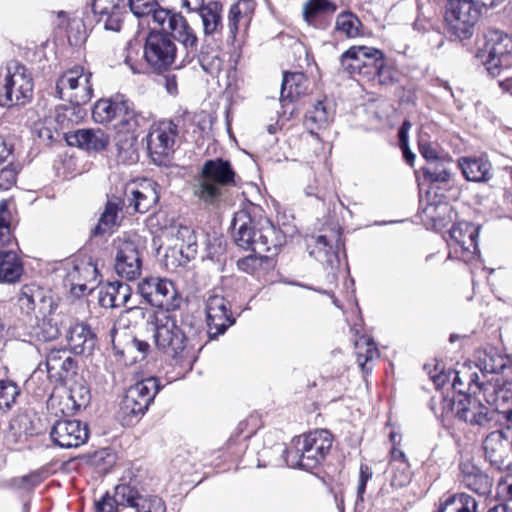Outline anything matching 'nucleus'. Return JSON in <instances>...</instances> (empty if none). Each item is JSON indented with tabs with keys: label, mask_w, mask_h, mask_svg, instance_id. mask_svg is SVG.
<instances>
[{
	"label": "nucleus",
	"mask_w": 512,
	"mask_h": 512,
	"mask_svg": "<svg viewBox=\"0 0 512 512\" xmlns=\"http://www.w3.org/2000/svg\"><path fill=\"white\" fill-rule=\"evenodd\" d=\"M458 165L468 181L485 182L491 178V164L487 159L463 157Z\"/></svg>",
	"instance_id": "473e14b6"
},
{
	"label": "nucleus",
	"mask_w": 512,
	"mask_h": 512,
	"mask_svg": "<svg viewBox=\"0 0 512 512\" xmlns=\"http://www.w3.org/2000/svg\"><path fill=\"white\" fill-rule=\"evenodd\" d=\"M450 162V159L440 158L439 160L427 163L422 168L423 174L426 179L430 182H447L450 179V172L446 168V163Z\"/></svg>",
	"instance_id": "09e8293b"
},
{
	"label": "nucleus",
	"mask_w": 512,
	"mask_h": 512,
	"mask_svg": "<svg viewBox=\"0 0 512 512\" xmlns=\"http://www.w3.org/2000/svg\"><path fill=\"white\" fill-rule=\"evenodd\" d=\"M67 141L86 151H101L108 145L109 137L100 129H80L69 135Z\"/></svg>",
	"instance_id": "a878e982"
},
{
	"label": "nucleus",
	"mask_w": 512,
	"mask_h": 512,
	"mask_svg": "<svg viewBox=\"0 0 512 512\" xmlns=\"http://www.w3.org/2000/svg\"><path fill=\"white\" fill-rule=\"evenodd\" d=\"M159 201V185L150 179L126 184L123 204L134 212L146 213Z\"/></svg>",
	"instance_id": "2eb2a0df"
},
{
	"label": "nucleus",
	"mask_w": 512,
	"mask_h": 512,
	"mask_svg": "<svg viewBox=\"0 0 512 512\" xmlns=\"http://www.w3.org/2000/svg\"><path fill=\"white\" fill-rule=\"evenodd\" d=\"M139 125V114L135 111L133 102L128 99L120 114L117 115V120L112 123L113 129L119 136L125 135V142L131 146L136 140L135 132Z\"/></svg>",
	"instance_id": "bb28decb"
},
{
	"label": "nucleus",
	"mask_w": 512,
	"mask_h": 512,
	"mask_svg": "<svg viewBox=\"0 0 512 512\" xmlns=\"http://www.w3.org/2000/svg\"><path fill=\"white\" fill-rule=\"evenodd\" d=\"M126 4V0H94L92 9L106 30L117 32L121 29Z\"/></svg>",
	"instance_id": "4be33fe9"
},
{
	"label": "nucleus",
	"mask_w": 512,
	"mask_h": 512,
	"mask_svg": "<svg viewBox=\"0 0 512 512\" xmlns=\"http://www.w3.org/2000/svg\"><path fill=\"white\" fill-rule=\"evenodd\" d=\"M256 253L242 258L238 261V268L246 273L255 274L263 268V265L271 264V258L268 255Z\"/></svg>",
	"instance_id": "864d4df0"
},
{
	"label": "nucleus",
	"mask_w": 512,
	"mask_h": 512,
	"mask_svg": "<svg viewBox=\"0 0 512 512\" xmlns=\"http://www.w3.org/2000/svg\"><path fill=\"white\" fill-rule=\"evenodd\" d=\"M307 89V79L301 72L285 73L282 81L280 101L285 107L286 102L304 94Z\"/></svg>",
	"instance_id": "c9c22d12"
},
{
	"label": "nucleus",
	"mask_w": 512,
	"mask_h": 512,
	"mask_svg": "<svg viewBox=\"0 0 512 512\" xmlns=\"http://www.w3.org/2000/svg\"><path fill=\"white\" fill-rule=\"evenodd\" d=\"M479 227L469 222H458L449 230V258L468 261L477 251Z\"/></svg>",
	"instance_id": "4468645a"
},
{
	"label": "nucleus",
	"mask_w": 512,
	"mask_h": 512,
	"mask_svg": "<svg viewBox=\"0 0 512 512\" xmlns=\"http://www.w3.org/2000/svg\"><path fill=\"white\" fill-rule=\"evenodd\" d=\"M299 447L300 444L298 443L297 437L293 439V447L283 451L285 454V461L286 464L292 468H300L305 470L306 460L304 457H302V449Z\"/></svg>",
	"instance_id": "e2e57ef3"
},
{
	"label": "nucleus",
	"mask_w": 512,
	"mask_h": 512,
	"mask_svg": "<svg viewBox=\"0 0 512 512\" xmlns=\"http://www.w3.org/2000/svg\"><path fill=\"white\" fill-rule=\"evenodd\" d=\"M355 350L357 362L361 369L365 372L370 371L372 368L367 366V364L379 357L374 341L362 336L355 341Z\"/></svg>",
	"instance_id": "c03bdc74"
},
{
	"label": "nucleus",
	"mask_w": 512,
	"mask_h": 512,
	"mask_svg": "<svg viewBox=\"0 0 512 512\" xmlns=\"http://www.w3.org/2000/svg\"><path fill=\"white\" fill-rule=\"evenodd\" d=\"M480 361L482 370L487 373H500L512 365V359L508 355L501 354L493 348L486 351Z\"/></svg>",
	"instance_id": "49530a36"
},
{
	"label": "nucleus",
	"mask_w": 512,
	"mask_h": 512,
	"mask_svg": "<svg viewBox=\"0 0 512 512\" xmlns=\"http://www.w3.org/2000/svg\"><path fill=\"white\" fill-rule=\"evenodd\" d=\"M302 457L306 460L305 470L316 468L325 458L332 446V435L329 431L321 429L309 432L298 437Z\"/></svg>",
	"instance_id": "dca6fc26"
},
{
	"label": "nucleus",
	"mask_w": 512,
	"mask_h": 512,
	"mask_svg": "<svg viewBox=\"0 0 512 512\" xmlns=\"http://www.w3.org/2000/svg\"><path fill=\"white\" fill-rule=\"evenodd\" d=\"M118 507L115 496H110L108 493L95 502L96 512H117Z\"/></svg>",
	"instance_id": "338daca9"
},
{
	"label": "nucleus",
	"mask_w": 512,
	"mask_h": 512,
	"mask_svg": "<svg viewBox=\"0 0 512 512\" xmlns=\"http://www.w3.org/2000/svg\"><path fill=\"white\" fill-rule=\"evenodd\" d=\"M510 428L491 432L483 442L486 459L499 470L508 467Z\"/></svg>",
	"instance_id": "412c9836"
},
{
	"label": "nucleus",
	"mask_w": 512,
	"mask_h": 512,
	"mask_svg": "<svg viewBox=\"0 0 512 512\" xmlns=\"http://www.w3.org/2000/svg\"><path fill=\"white\" fill-rule=\"evenodd\" d=\"M236 173L228 160L210 159L204 162L192 184L193 195L205 205H216L227 188L234 186Z\"/></svg>",
	"instance_id": "20e7f679"
},
{
	"label": "nucleus",
	"mask_w": 512,
	"mask_h": 512,
	"mask_svg": "<svg viewBox=\"0 0 512 512\" xmlns=\"http://www.w3.org/2000/svg\"><path fill=\"white\" fill-rule=\"evenodd\" d=\"M50 437L60 448H78L88 440L89 430L80 420L62 419L55 422L51 428Z\"/></svg>",
	"instance_id": "a211bd4d"
},
{
	"label": "nucleus",
	"mask_w": 512,
	"mask_h": 512,
	"mask_svg": "<svg viewBox=\"0 0 512 512\" xmlns=\"http://www.w3.org/2000/svg\"><path fill=\"white\" fill-rule=\"evenodd\" d=\"M438 512H477V502L468 494H454L440 505Z\"/></svg>",
	"instance_id": "79ce46f5"
},
{
	"label": "nucleus",
	"mask_w": 512,
	"mask_h": 512,
	"mask_svg": "<svg viewBox=\"0 0 512 512\" xmlns=\"http://www.w3.org/2000/svg\"><path fill=\"white\" fill-rule=\"evenodd\" d=\"M478 59L492 76H499L512 60V37L498 30H491L484 37V44L477 53Z\"/></svg>",
	"instance_id": "423d86ee"
},
{
	"label": "nucleus",
	"mask_w": 512,
	"mask_h": 512,
	"mask_svg": "<svg viewBox=\"0 0 512 512\" xmlns=\"http://www.w3.org/2000/svg\"><path fill=\"white\" fill-rule=\"evenodd\" d=\"M461 482L479 495H487L491 490L490 478L471 462L460 464Z\"/></svg>",
	"instance_id": "cd10ccee"
},
{
	"label": "nucleus",
	"mask_w": 512,
	"mask_h": 512,
	"mask_svg": "<svg viewBox=\"0 0 512 512\" xmlns=\"http://www.w3.org/2000/svg\"><path fill=\"white\" fill-rule=\"evenodd\" d=\"M398 75V71L392 65L388 64L384 58L377 68L375 79H371L370 81H376L383 86H391L398 81Z\"/></svg>",
	"instance_id": "13d9d810"
},
{
	"label": "nucleus",
	"mask_w": 512,
	"mask_h": 512,
	"mask_svg": "<svg viewBox=\"0 0 512 512\" xmlns=\"http://www.w3.org/2000/svg\"><path fill=\"white\" fill-rule=\"evenodd\" d=\"M131 295L132 289L128 284L114 281L100 288L98 301L104 308H119L128 303Z\"/></svg>",
	"instance_id": "393cba45"
},
{
	"label": "nucleus",
	"mask_w": 512,
	"mask_h": 512,
	"mask_svg": "<svg viewBox=\"0 0 512 512\" xmlns=\"http://www.w3.org/2000/svg\"><path fill=\"white\" fill-rule=\"evenodd\" d=\"M337 10L331 0H307L302 7V17L308 26L315 29H326L330 19Z\"/></svg>",
	"instance_id": "5701e85b"
},
{
	"label": "nucleus",
	"mask_w": 512,
	"mask_h": 512,
	"mask_svg": "<svg viewBox=\"0 0 512 512\" xmlns=\"http://www.w3.org/2000/svg\"><path fill=\"white\" fill-rule=\"evenodd\" d=\"M156 348L177 362L190 357L191 344L180 309H158L151 316Z\"/></svg>",
	"instance_id": "f257e3e1"
},
{
	"label": "nucleus",
	"mask_w": 512,
	"mask_h": 512,
	"mask_svg": "<svg viewBox=\"0 0 512 512\" xmlns=\"http://www.w3.org/2000/svg\"><path fill=\"white\" fill-rule=\"evenodd\" d=\"M138 293L147 303L158 309H179L181 303L173 283L167 279L145 278L138 284Z\"/></svg>",
	"instance_id": "f8f14e48"
},
{
	"label": "nucleus",
	"mask_w": 512,
	"mask_h": 512,
	"mask_svg": "<svg viewBox=\"0 0 512 512\" xmlns=\"http://www.w3.org/2000/svg\"><path fill=\"white\" fill-rule=\"evenodd\" d=\"M127 100L128 98L122 94L98 100L92 110L93 120L100 124L113 123L117 120V115L120 114Z\"/></svg>",
	"instance_id": "c85d7f7f"
},
{
	"label": "nucleus",
	"mask_w": 512,
	"mask_h": 512,
	"mask_svg": "<svg viewBox=\"0 0 512 512\" xmlns=\"http://www.w3.org/2000/svg\"><path fill=\"white\" fill-rule=\"evenodd\" d=\"M480 392L483 393L488 404L503 413L512 404V391L504 386L492 382L482 383Z\"/></svg>",
	"instance_id": "e433bc0d"
},
{
	"label": "nucleus",
	"mask_w": 512,
	"mask_h": 512,
	"mask_svg": "<svg viewBox=\"0 0 512 512\" xmlns=\"http://www.w3.org/2000/svg\"><path fill=\"white\" fill-rule=\"evenodd\" d=\"M18 171V165L12 162L0 167V190H8L16 183Z\"/></svg>",
	"instance_id": "0e129e2a"
},
{
	"label": "nucleus",
	"mask_w": 512,
	"mask_h": 512,
	"mask_svg": "<svg viewBox=\"0 0 512 512\" xmlns=\"http://www.w3.org/2000/svg\"><path fill=\"white\" fill-rule=\"evenodd\" d=\"M177 125L172 121H161L151 127L147 136V148L152 161L165 165L174 152Z\"/></svg>",
	"instance_id": "9b49d317"
},
{
	"label": "nucleus",
	"mask_w": 512,
	"mask_h": 512,
	"mask_svg": "<svg viewBox=\"0 0 512 512\" xmlns=\"http://www.w3.org/2000/svg\"><path fill=\"white\" fill-rule=\"evenodd\" d=\"M97 268L91 263L82 262L75 265L67 274V281L71 286V292L77 296H83L90 293L93 287H89L90 282H96Z\"/></svg>",
	"instance_id": "b1692460"
},
{
	"label": "nucleus",
	"mask_w": 512,
	"mask_h": 512,
	"mask_svg": "<svg viewBox=\"0 0 512 512\" xmlns=\"http://www.w3.org/2000/svg\"><path fill=\"white\" fill-rule=\"evenodd\" d=\"M207 333L215 339L234 324L229 301L221 295H211L206 301Z\"/></svg>",
	"instance_id": "f3484780"
},
{
	"label": "nucleus",
	"mask_w": 512,
	"mask_h": 512,
	"mask_svg": "<svg viewBox=\"0 0 512 512\" xmlns=\"http://www.w3.org/2000/svg\"><path fill=\"white\" fill-rule=\"evenodd\" d=\"M114 269L118 276L136 280L141 275L144 246L137 236L124 235L115 242Z\"/></svg>",
	"instance_id": "1a4fd4ad"
},
{
	"label": "nucleus",
	"mask_w": 512,
	"mask_h": 512,
	"mask_svg": "<svg viewBox=\"0 0 512 512\" xmlns=\"http://www.w3.org/2000/svg\"><path fill=\"white\" fill-rule=\"evenodd\" d=\"M389 481L392 487L402 488L411 481V471L408 462L389 463Z\"/></svg>",
	"instance_id": "8fccbe9b"
},
{
	"label": "nucleus",
	"mask_w": 512,
	"mask_h": 512,
	"mask_svg": "<svg viewBox=\"0 0 512 512\" xmlns=\"http://www.w3.org/2000/svg\"><path fill=\"white\" fill-rule=\"evenodd\" d=\"M372 469L367 464H361L360 466V475L357 486V497L358 499H363V494L365 493L366 484L368 480L372 478Z\"/></svg>",
	"instance_id": "774afa93"
},
{
	"label": "nucleus",
	"mask_w": 512,
	"mask_h": 512,
	"mask_svg": "<svg viewBox=\"0 0 512 512\" xmlns=\"http://www.w3.org/2000/svg\"><path fill=\"white\" fill-rule=\"evenodd\" d=\"M148 407H140V404L131 399L126 393L120 403L119 416L126 424H131L138 416L143 415Z\"/></svg>",
	"instance_id": "603ef678"
},
{
	"label": "nucleus",
	"mask_w": 512,
	"mask_h": 512,
	"mask_svg": "<svg viewBox=\"0 0 512 512\" xmlns=\"http://www.w3.org/2000/svg\"><path fill=\"white\" fill-rule=\"evenodd\" d=\"M33 80L25 66L10 61L0 80V106L25 105L32 98Z\"/></svg>",
	"instance_id": "39448f33"
},
{
	"label": "nucleus",
	"mask_w": 512,
	"mask_h": 512,
	"mask_svg": "<svg viewBox=\"0 0 512 512\" xmlns=\"http://www.w3.org/2000/svg\"><path fill=\"white\" fill-rule=\"evenodd\" d=\"M46 367L51 376L65 378L75 372L76 364L66 351L52 350L47 355Z\"/></svg>",
	"instance_id": "4c0bfd02"
},
{
	"label": "nucleus",
	"mask_w": 512,
	"mask_h": 512,
	"mask_svg": "<svg viewBox=\"0 0 512 512\" xmlns=\"http://www.w3.org/2000/svg\"><path fill=\"white\" fill-rule=\"evenodd\" d=\"M362 23L351 11H344L337 15L335 30L347 38H356L361 35Z\"/></svg>",
	"instance_id": "37998d69"
},
{
	"label": "nucleus",
	"mask_w": 512,
	"mask_h": 512,
	"mask_svg": "<svg viewBox=\"0 0 512 512\" xmlns=\"http://www.w3.org/2000/svg\"><path fill=\"white\" fill-rule=\"evenodd\" d=\"M164 235L171 241L172 251L178 252L184 263L190 261L196 256V236L190 227L174 224L165 228Z\"/></svg>",
	"instance_id": "aec40b11"
},
{
	"label": "nucleus",
	"mask_w": 512,
	"mask_h": 512,
	"mask_svg": "<svg viewBox=\"0 0 512 512\" xmlns=\"http://www.w3.org/2000/svg\"><path fill=\"white\" fill-rule=\"evenodd\" d=\"M91 398L89 389L80 383H75L69 389L68 400L72 403V409L86 407Z\"/></svg>",
	"instance_id": "4d7b16f0"
},
{
	"label": "nucleus",
	"mask_w": 512,
	"mask_h": 512,
	"mask_svg": "<svg viewBox=\"0 0 512 512\" xmlns=\"http://www.w3.org/2000/svg\"><path fill=\"white\" fill-rule=\"evenodd\" d=\"M151 30L144 45V58L146 62L157 71L169 69L175 62L177 55V41L169 30Z\"/></svg>",
	"instance_id": "9d476101"
},
{
	"label": "nucleus",
	"mask_w": 512,
	"mask_h": 512,
	"mask_svg": "<svg viewBox=\"0 0 512 512\" xmlns=\"http://www.w3.org/2000/svg\"><path fill=\"white\" fill-rule=\"evenodd\" d=\"M10 212L6 200L0 201V246H6L11 241Z\"/></svg>",
	"instance_id": "052dcab7"
},
{
	"label": "nucleus",
	"mask_w": 512,
	"mask_h": 512,
	"mask_svg": "<svg viewBox=\"0 0 512 512\" xmlns=\"http://www.w3.org/2000/svg\"><path fill=\"white\" fill-rule=\"evenodd\" d=\"M112 346L115 354L119 357V361L125 365L132 364L137 360H143L150 350L148 342L136 338L132 339L122 349L118 348L113 339Z\"/></svg>",
	"instance_id": "ea45409f"
},
{
	"label": "nucleus",
	"mask_w": 512,
	"mask_h": 512,
	"mask_svg": "<svg viewBox=\"0 0 512 512\" xmlns=\"http://www.w3.org/2000/svg\"><path fill=\"white\" fill-rule=\"evenodd\" d=\"M114 496L119 506L135 508L141 494L132 483H120L114 489Z\"/></svg>",
	"instance_id": "de8ad7c7"
},
{
	"label": "nucleus",
	"mask_w": 512,
	"mask_h": 512,
	"mask_svg": "<svg viewBox=\"0 0 512 512\" xmlns=\"http://www.w3.org/2000/svg\"><path fill=\"white\" fill-rule=\"evenodd\" d=\"M479 11L472 0H449L446 6L445 20L452 32L460 39L472 36Z\"/></svg>",
	"instance_id": "ddd939ff"
},
{
	"label": "nucleus",
	"mask_w": 512,
	"mask_h": 512,
	"mask_svg": "<svg viewBox=\"0 0 512 512\" xmlns=\"http://www.w3.org/2000/svg\"><path fill=\"white\" fill-rule=\"evenodd\" d=\"M130 10L138 17H150L154 28L171 31L174 38L185 48L187 57H195L198 37L186 18L179 12L154 7L152 0H129Z\"/></svg>",
	"instance_id": "f03ea898"
},
{
	"label": "nucleus",
	"mask_w": 512,
	"mask_h": 512,
	"mask_svg": "<svg viewBox=\"0 0 512 512\" xmlns=\"http://www.w3.org/2000/svg\"><path fill=\"white\" fill-rule=\"evenodd\" d=\"M198 62L203 70L209 74L219 72L222 66V60L219 58L218 54L213 50H209L205 45L202 46L198 53Z\"/></svg>",
	"instance_id": "5fc2aeb1"
},
{
	"label": "nucleus",
	"mask_w": 512,
	"mask_h": 512,
	"mask_svg": "<svg viewBox=\"0 0 512 512\" xmlns=\"http://www.w3.org/2000/svg\"><path fill=\"white\" fill-rule=\"evenodd\" d=\"M441 416L447 418L454 416L471 425L485 426L491 421L492 412L476 397L461 394L457 399L442 398Z\"/></svg>",
	"instance_id": "0eeeda50"
},
{
	"label": "nucleus",
	"mask_w": 512,
	"mask_h": 512,
	"mask_svg": "<svg viewBox=\"0 0 512 512\" xmlns=\"http://www.w3.org/2000/svg\"><path fill=\"white\" fill-rule=\"evenodd\" d=\"M67 342L75 354H82L90 351L94 345V334L90 327L83 322L71 324L67 331Z\"/></svg>",
	"instance_id": "7c9ffc66"
},
{
	"label": "nucleus",
	"mask_w": 512,
	"mask_h": 512,
	"mask_svg": "<svg viewBox=\"0 0 512 512\" xmlns=\"http://www.w3.org/2000/svg\"><path fill=\"white\" fill-rule=\"evenodd\" d=\"M134 509L137 512H166V505L158 496L141 494Z\"/></svg>",
	"instance_id": "bf43d9fd"
},
{
	"label": "nucleus",
	"mask_w": 512,
	"mask_h": 512,
	"mask_svg": "<svg viewBox=\"0 0 512 512\" xmlns=\"http://www.w3.org/2000/svg\"><path fill=\"white\" fill-rule=\"evenodd\" d=\"M91 76L81 66L65 71L56 82L57 96L77 106L85 105L93 95Z\"/></svg>",
	"instance_id": "6e6552de"
},
{
	"label": "nucleus",
	"mask_w": 512,
	"mask_h": 512,
	"mask_svg": "<svg viewBox=\"0 0 512 512\" xmlns=\"http://www.w3.org/2000/svg\"><path fill=\"white\" fill-rule=\"evenodd\" d=\"M121 201L118 198L108 200L98 225L95 228L96 234H104L110 231L118 223V213L121 211Z\"/></svg>",
	"instance_id": "a18cd8bd"
},
{
	"label": "nucleus",
	"mask_w": 512,
	"mask_h": 512,
	"mask_svg": "<svg viewBox=\"0 0 512 512\" xmlns=\"http://www.w3.org/2000/svg\"><path fill=\"white\" fill-rule=\"evenodd\" d=\"M232 229L237 246L245 250L251 249L259 254H276L284 241L283 235L269 220H260L255 225L245 211H239L235 214Z\"/></svg>",
	"instance_id": "7ed1b4c3"
},
{
	"label": "nucleus",
	"mask_w": 512,
	"mask_h": 512,
	"mask_svg": "<svg viewBox=\"0 0 512 512\" xmlns=\"http://www.w3.org/2000/svg\"><path fill=\"white\" fill-rule=\"evenodd\" d=\"M24 273L22 260L14 251H0V282L14 284Z\"/></svg>",
	"instance_id": "72a5a7b5"
},
{
	"label": "nucleus",
	"mask_w": 512,
	"mask_h": 512,
	"mask_svg": "<svg viewBox=\"0 0 512 512\" xmlns=\"http://www.w3.org/2000/svg\"><path fill=\"white\" fill-rule=\"evenodd\" d=\"M333 119L330 106L324 101H317L305 114L304 124L310 134L317 135L319 130L328 127Z\"/></svg>",
	"instance_id": "f704fd0d"
},
{
	"label": "nucleus",
	"mask_w": 512,
	"mask_h": 512,
	"mask_svg": "<svg viewBox=\"0 0 512 512\" xmlns=\"http://www.w3.org/2000/svg\"><path fill=\"white\" fill-rule=\"evenodd\" d=\"M342 245L341 232L332 229L329 234L319 235L315 239V246L310 252L319 262L330 268L333 276L339 267L340 259L338 250Z\"/></svg>",
	"instance_id": "6ab92c4d"
},
{
	"label": "nucleus",
	"mask_w": 512,
	"mask_h": 512,
	"mask_svg": "<svg viewBox=\"0 0 512 512\" xmlns=\"http://www.w3.org/2000/svg\"><path fill=\"white\" fill-rule=\"evenodd\" d=\"M366 52V59L363 61L362 78L370 81L371 79H375L377 68L385 56L381 50L374 47L367 46Z\"/></svg>",
	"instance_id": "3c124183"
},
{
	"label": "nucleus",
	"mask_w": 512,
	"mask_h": 512,
	"mask_svg": "<svg viewBox=\"0 0 512 512\" xmlns=\"http://www.w3.org/2000/svg\"><path fill=\"white\" fill-rule=\"evenodd\" d=\"M248 1L238 2L230 7L228 15V29L232 38L236 37L239 28V21L243 17L242 6H249Z\"/></svg>",
	"instance_id": "69168bd1"
},
{
	"label": "nucleus",
	"mask_w": 512,
	"mask_h": 512,
	"mask_svg": "<svg viewBox=\"0 0 512 512\" xmlns=\"http://www.w3.org/2000/svg\"><path fill=\"white\" fill-rule=\"evenodd\" d=\"M446 378L452 380V387L457 390L460 395L462 394V387L467 384L468 391L476 394L480 391L482 383L479 381V375L477 372H470L466 367L462 370L450 371L447 375H436L433 376V380L436 385H443Z\"/></svg>",
	"instance_id": "c756f323"
},
{
	"label": "nucleus",
	"mask_w": 512,
	"mask_h": 512,
	"mask_svg": "<svg viewBox=\"0 0 512 512\" xmlns=\"http://www.w3.org/2000/svg\"><path fill=\"white\" fill-rule=\"evenodd\" d=\"M40 296V292L34 286L24 285L18 295V304L25 313H30L35 308V298Z\"/></svg>",
	"instance_id": "680f3d73"
},
{
	"label": "nucleus",
	"mask_w": 512,
	"mask_h": 512,
	"mask_svg": "<svg viewBox=\"0 0 512 512\" xmlns=\"http://www.w3.org/2000/svg\"><path fill=\"white\" fill-rule=\"evenodd\" d=\"M367 46H352L341 55V66L350 75L362 77V69Z\"/></svg>",
	"instance_id": "a19ab883"
},
{
	"label": "nucleus",
	"mask_w": 512,
	"mask_h": 512,
	"mask_svg": "<svg viewBox=\"0 0 512 512\" xmlns=\"http://www.w3.org/2000/svg\"><path fill=\"white\" fill-rule=\"evenodd\" d=\"M201 18L203 33L205 36H212L221 32L222 23V4L218 1H208L196 10Z\"/></svg>",
	"instance_id": "2f4dec72"
},
{
	"label": "nucleus",
	"mask_w": 512,
	"mask_h": 512,
	"mask_svg": "<svg viewBox=\"0 0 512 512\" xmlns=\"http://www.w3.org/2000/svg\"><path fill=\"white\" fill-rule=\"evenodd\" d=\"M158 391V380L154 377H149L130 386L126 394L138 402L140 407H149Z\"/></svg>",
	"instance_id": "58836bf2"
},
{
	"label": "nucleus",
	"mask_w": 512,
	"mask_h": 512,
	"mask_svg": "<svg viewBox=\"0 0 512 512\" xmlns=\"http://www.w3.org/2000/svg\"><path fill=\"white\" fill-rule=\"evenodd\" d=\"M19 394L20 390L15 383L0 380V411L10 409Z\"/></svg>",
	"instance_id": "6e6d98bb"
}]
</instances>
